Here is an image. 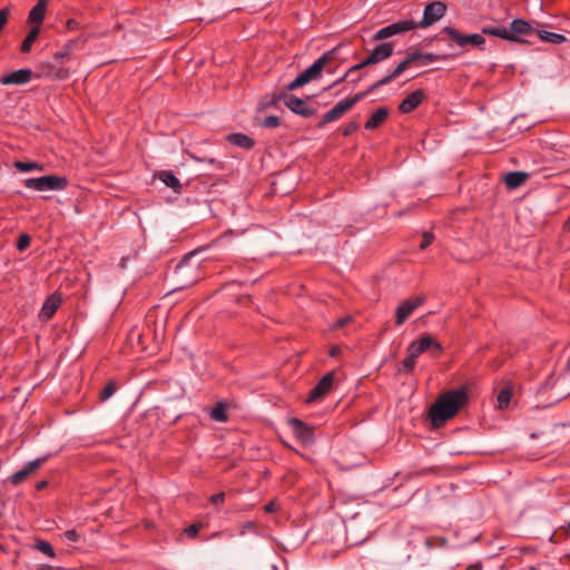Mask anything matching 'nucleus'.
<instances>
[{"mask_svg": "<svg viewBox=\"0 0 570 570\" xmlns=\"http://www.w3.org/2000/svg\"><path fill=\"white\" fill-rule=\"evenodd\" d=\"M226 139L229 144L237 146L239 148L246 149V150L252 149L255 145L254 139L243 132L229 134L226 137Z\"/></svg>", "mask_w": 570, "mask_h": 570, "instance_id": "412c9836", "label": "nucleus"}, {"mask_svg": "<svg viewBox=\"0 0 570 570\" xmlns=\"http://www.w3.org/2000/svg\"><path fill=\"white\" fill-rule=\"evenodd\" d=\"M528 177L529 175L527 173L511 171L505 175L504 183L509 188L514 189L523 185L527 181Z\"/></svg>", "mask_w": 570, "mask_h": 570, "instance_id": "bb28decb", "label": "nucleus"}, {"mask_svg": "<svg viewBox=\"0 0 570 570\" xmlns=\"http://www.w3.org/2000/svg\"><path fill=\"white\" fill-rule=\"evenodd\" d=\"M348 75H350V73L346 71V72L343 75V77H340V79H338V80H336L335 82H333L332 85H330L328 87H326V88H325V90L331 89V88H332V87H334L335 85H337V83H340V82L344 81V80L347 78V76H348Z\"/></svg>", "mask_w": 570, "mask_h": 570, "instance_id": "8fccbe9b", "label": "nucleus"}, {"mask_svg": "<svg viewBox=\"0 0 570 570\" xmlns=\"http://www.w3.org/2000/svg\"><path fill=\"white\" fill-rule=\"evenodd\" d=\"M424 99L425 92L423 89L414 90L401 101L399 111L401 114H410L415 110Z\"/></svg>", "mask_w": 570, "mask_h": 570, "instance_id": "a211bd4d", "label": "nucleus"}, {"mask_svg": "<svg viewBox=\"0 0 570 570\" xmlns=\"http://www.w3.org/2000/svg\"><path fill=\"white\" fill-rule=\"evenodd\" d=\"M370 92L366 90L358 92L352 97L338 101L332 109L323 115L322 119L317 124V128H323L326 124L335 121L343 117L350 109H352L360 100L365 98Z\"/></svg>", "mask_w": 570, "mask_h": 570, "instance_id": "0eeeda50", "label": "nucleus"}, {"mask_svg": "<svg viewBox=\"0 0 570 570\" xmlns=\"http://www.w3.org/2000/svg\"><path fill=\"white\" fill-rule=\"evenodd\" d=\"M361 69H363V66H361V62H360V63H357V65L352 66V67L347 70V72H348V73H352V72L357 71V70H361Z\"/></svg>", "mask_w": 570, "mask_h": 570, "instance_id": "864d4df0", "label": "nucleus"}, {"mask_svg": "<svg viewBox=\"0 0 570 570\" xmlns=\"http://www.w3.org/2000/svg\"><path fill=\"white\" fill-rule=\"evenodd\" d=\"M335 379V372L326 373L318 383L311 390L308 397L306 399L307 403L315 402L325 397L333 389Z\"/></svg>", "mask_w": 570, "mask_h": 570, "instance_id": "4468645a", "label": "nucleus"}, {"mask_svg": "<svg viewBox=\"0 0 570 570\" xmlns=\"http://www.w3.org/2000/svg\"><path fill=\"white\" fill-rule=\"evenodd\" d=\"M59 304H60L59 298H57L55 296L48 297L46 299V302L43 303V306L40 311V317L45 321L51 318L53 316V314L56 313V311L58 309Z\"/></svg>", "mask_w": 570, "mask_h": 570, "instance_id": "cd10ccee", "label": "nucleus"}, {"mask_svg": "<svg viewBox=\"0 0 570 570\" xmlns=\"http://www.w3.org/2000/svg\"><path fill=\"white\" fill-rule=\"evenodd\" d=\"M194 254L185 255L174 271V277L178 289L187 288L202 278L199 264L193 262Z\"/></svg>", "mask_w": 570, "mask_h": 570, "instance_id": "20e7f679", "label": "nucleus"}, {"mask_svg": "<svg viewBox=\"0 0 570 570\" xmlns=\"http://www.w3.org/2000/svg\"><path fill=\"white\" fill-rule=\"evenodd\" d=\"M287 424L291 426L296 439L304 443L309 444L314 441L313 428L307 425L305 422L297 417H291L287 420Z\"/></svg>", "mask_w": 570, "mask_h": 570, "instance_id": "2eb2a0df", "label": "nucleus"}, {"mask_svg": "<svg viewBox=\"0 0 570 570\" xmlns=\"http://www.w3.org/2000/svg\"><path fill=\"white\" fill-rule=\"evenodd\" d=\"M68 76H69V71H68V69H65V68H59L55 75V77L60 80L68 78Z\"/></svg>", "mask_w": 570, "mask_h": 570, "instance_id": "49530a36", "label": "nucleus"}, {"mask_svg": "<svg viewBox=\"0 0 570 570\" xmlns=\"http://www.w3.org/2000/svg\"><path fill=\"white\" fill-rule=\"evenodd\" d=\"M264 511H265L266 513H272V512L276 511V503H275V502H273V501H272V502H268L267 504H265V507H264Z\"/></svg>", "mask_w": 570, "mask_h": 570, "instance_id": "09e8293b", "label": "nucleus"}, {"mask_svg": "<svg viewBox=\"0 0 570 570\" xmlns=\"http://www.w3.org/2000/svg\"><path fill=\"white\" fill-rule=\"evenodd\" d=\"M416 28V23L413 20H401L393 22L386 27L381 28L374 36L373 40H383L392 36L403 33Z\"/></svg>", "mask_w": 570, "mask_h": 570, "instance_id": "9d476101", "label": "nucleus"}, {"mask_svg": "<svg viewBox=\"0 0 570 570\" xmlns=\"http://www.w3.org/2000/svg\"><path fill=\"white\" fill-rule=\"evenodd\" d=\"M338 353H340V347H338V346H333V347L330 350V355H331L332 357H335Z\"/></svg>", "mask_w": 570, "mask_h": 570, "instance_id": "5fc2aeb1", "label": "nucleus"}, {"mask_svg": "<svg viewBox=\"0 0 570 570\" xmlns=\"http://www.w3.org/2000/svg\"><path fill=\"white\" fill-rule=\"evenodd\" d=\"M338 47H335L325 53H323L318 59H316L307 69L301 72L293 81H291L286 87V91H293L313 80L320 79L322 76V71L327 65L328 61L333 60L336 56Z\"/></svg>", "mask_w": 570, "mask_h": 570, "instance_id": "7ed1b4c3", "label": "nucleus"}, {"mask_svg": "<svg viewBox=\"0 0 570 570\" xmlns=\"http://www.w3.org/2000/svg\"><path fill=\"white\" fill-rule=\"evenodd\" d=\"M434 235L430 232H424L422 235V242L420 244V249H426L433 242Z\"/></svg>", "mask_w": 570, "mask_h": 570, "instance_id": "58836bf2", "label": "nucleus"}, {"mask_svg": "<svg viewBox=\"0 0 570 570\" xmlns=\"http://www.w3.org/2000/svg\"><path fill=\"white\" fill-rule=\"evenodd\" d=\"M48 456L37 458L30 462H28L23 469L17 471L12 475H10L9 480L11 484L19 485L21 484L28 476L33 474L46 461Z\"/></svg>", "mask_w": 570, "mask_h": 570, "instance_id": "dca6fc26", "label": "nucleus"}, {"mask_svg": "<svg viewBox=\"0 0 570 570\" xmlns=\"http://www.w3.org/2000/svg\"><path fill=\"white\" fill-rule=\"evenodd\" d=\"M48 485V482L46 480L39 481L36 484V490L41 491Z\"/></svg>", "mask_w": 570, "mask_h": 570, "instance_id": "3c124183", "label": "nucleus"}, {"mask_svg": "<svg viewBox=\"0 0 570 570\" xmlns=\"http://www.w3.org/2000/svg\"><path fill=\"white\" fill-rule=\"evenodd\" d=\"M224 500H225V493L224 492H219V493L213 494L209 498L210 503L214 504V505L222 504L224 502Z\"/></svg>", "mask_w": 570, "mask_h": 570, "instance_id": "a18cd8bd", "label": "nucleus"}, {"mask_svg": "<svg viewBox=\"0 0 570 570\" xmlns=\"http://www.w3.org/2000/svg\"><path fill=\"white\" fill-rule=\"evenodd\" d=\"M424 302L425 297L423 295L413 296L403 301L395 311L396 325H402L417 307L423 305Z\"/></svg>", "mask_w": 570, "mask_h": 570, "instance_id": "f8f14e48", "label": "nucleus"}, {"mask_svg": "<svg viewBox=\"0 0 570 570\" xmlns=\"http://www.w3.org/2000/svg\"><path fill=\"white\" fill-rule=\"evenodd\" d=\"M443 32L446 33L451 41L455 42L460 47L473 46L482 49L485 43L484 33H472L464 35L453 27H444Z\"/></svg>", "mask_w": 570, "mask_h": 570, "instance_id": "1a4fd4ad", "label": "nucleus"}, {"mask_svg": "<svg viewBox=\"0 0 570 570\" xmlns=\"http://www.w3.org/2000/svg\"><path fill=\"white\" fill-rule=\"evenodd\" d=\"M77 26H78V22L76 20H73V19H70V20L67 21L68 29L73 30V29L77 28Z\"/></svg>", "mask_w": 570, "mask_h": 570, "instance_id": "603ef678", "label": "nucleus"}, {"mask_svg": "<svg viewBox=\"0 0 570 570\" xmlns=\"http://www.w3.org/2000/svg\"><path fill=\"white\" fill-rule=\"evenodd\" d=\"M30 243H31V237L27 234H22L17 242V248L19 250H24L26 248L29 247Z\"/></svg>", "mask_w": 570, "mask_h": 570, "instance_id": "ea45409f", "label": "nucleus"}, {"mask_svg": "<svg viewBox=\"0 0 570 570\" xmlns=\"http://www.w3.org/2000/svg\"><path fill=\"white\" fill-rule=\"evenodd\" d=\"M345 532L350 544L358 546L370 538L371 524L365 515L355 513L345 521Z\"/></svg>", "mask_w": 570, "mask_h": 570, "instance_id": "39448f33", "label": "nucleus"}, {"mask_svg": "<svg viewBox=\"0 0 570 570\" xmlns=\"http://www.w3.org/2000/svg\"><path fill=\"white\" fill-rule=\"evenodd\" d=\"M85 43V40L81 39V38H77V39H73V40H69L68 42H66L63 45V47L61 48V50L57 51L55 53V59L56 60H61V59H66V58H69L71 52L77 49L79 47V45H83Z\"/></svg>", "mask_w": 570, "mask_h": 570, "instance_id": "a878e982", "label": "nucleus"}, {"mask_svg": "<svg viewBox=\"0 0 570 570\" xmlns=\"http://www.w3.org/2000/svg\"><path fill=\"white\" fill-rule=\"evenodd\" d=\"M567 225H568V228L570 230V217L568 218Z\"/></svg>", "mask_w": 570, "mask_h": 570, "instance_id": "bf43d9fd", "label": "nucleus"}, {"mask_svg": "<svg viewBox=\"0 0 570 570\" xmlns=\"http://www.w3.org/2000/svg\"><path fill=\"white\" fill-rule=\"evenodd\" d=\"M210 417L217 422L227 421L228 416L226 414V407L222 402L217 403L216 406L212 410Z\"/></svg>", "mask_w": 570, "mask_h": 570, "instance_id": "2f4dec72", "label": "nucleus"}, {"mask_svg": "<svg viewBox=\"0 0 570 570\" xmlns=\"http://www.w3.org/2000/svg\"><path fill=\"white\" fill-rule=\"evenodd\" d=\"M37 570H55L52 566L49 564H40Z\"/></svg>", "mask_w": 570, "mask_h": 570, "instance_id": "4d7b16f0", "label": "nucleus"}, {"mask_svg": "<svg viewBox=\"0 0 570 570\" xmlns=\"http://www.w3.org/2000/svg\"><path fill=\"white\" fill-rule=\"evenodd\" d=\"M62 537L68 540V541H71V542H77L80 538L79 533L72 529V530H67Z\"/></svg>", "mask_w": 570, "mask_h": 570, "instance_id": "37998d69", "label": "nucleus"}, {"mask_svg": "<svg viewBox=\"0 0 570 570\" xmlns=\"http://www.w3.org/2000/svg\"><path fill=\"white\" fill-rule=\"evenodd\" d=\"M40 31H41V29L39 26L31 27L30 31L28 32L27 37L24 38V40L22 41L21 47H20V50L23 53H27L31 50V47H32L33 42L37 40V38L39 37Z\"/></svg>", "mask_w": 570, "mask_h": 570, "instance_id": "c756f323", "label": "nucleus"}, {"mask_svg": "<svg viewBox=\"0 0 570 570\" xmlns=\"http://www.w3.org/2000/svg\"><path fill=\"white\" fill-rule=\"evenodd\" d=\"M481 564H471L465 570H481Z\"/></svg>", "mask_w": 570, "mask_h": 570, "instance_id": "13d9d810", "label": "nucleus"}, {"mask_svg": "<svg viewBox=\"0 0 570 570\" xmlns=\"http://www.w3.org/2000/svg\"><path fill=\"white\" fill-rule=\"evenodd\" d=\"M36 548L41 551L43 554L48 556L49 558H55L56 553L52 548V546L45 540H40L37 542Z\"/></svg>", "mask_w": 570, "mask_h": 570, "instance_id": "f704fd0d", "label": "nucleus"}, {"mask_svg": "<svg viewBox=\"0 0 570 570\" xmlns=\"http://www.w3.org/2000/svg\"><path fill=\"white\" fill-rule=\"evenodd\" d=\"M412 65L411 59L409 56H406L395 68L394 70L389 73L387 76L383 77L382 79L374 82L372 86H370L366 89V92H373L376 89L381 88L382 86H385L390 83L393 79L401 76L410 66Z\"/></svg>", "mask_w": 570, "mask_h": 570, "instance_id": "f3484780", "label": "nucleus"}, {"mask_svg": "<svg viewBox=\"0 0 570 570\" xmlns=\"http://www.w3.org/2000/svg\"><path fill=\"white\" fill-rule=\"evenodd\" d=\"M488 18L498 24L482 27V33L499 37L503 40H508L511 42L528 43V45L532 43L531 40L521 37V36H530L533 33L535 35L537 29H534L529 21L523 20V19H514L510 23V29H508L507 27L501 24L507 19L505 11L500 16H497V17L489 16Z\"/></svg>", "mask_w": 570, "mask_h": 570, "instance_id": "f03ea898", "label": "nucleus"}, {"mask_svg": "<svg viewBox=\"0 0 570 570\" xmlns=\"http://www.w3.org/2000/svg\"><path fill=\"white\" fill-rule=\"evenodd\" d=\"M312 96L306 98H298L294 95H288L286 90L275 97L274 104L283 100L284 105L294 114L304 118H311L317 114V110L309 106L308 101L312 100Z\"/></svg>", "mask_w": 570, "mask_h": 570, "instance_id": "423d86ee", "label": "nucleus"}, {"mask_svg": "<svg viewBox=\"0 0 570 570\" xmlns=\"http://www.w3.org/2000/svg\"><path fill=\"white\" fill-rule=\"evenodd\" d=\"M218 18H219V16H215V14H213V16H210V17H208V18H205V17H197L196 19L202 20V21H203V20H205V19H207V20L210 22V21H214V20H216V19H218Z\"/></svg>", "mask_w": 570, "mask_h": 570, "instance_id": "6e6d98bb", "label": "nucleus"}, {"mask_svg": "<svg viewBox=\"0 0 570 570\" xmlns=\"http://www.w3.org/2000/svg\"><path fill=\"white\" fill-rule=\"evenodd\" d=\"M511 396H512L511 389L503 387L497 396L498 407L501 410L507 407L511 401Z\"/></svg>", "mask_w": 570, "mask_h": 570, "instance_id": "7c9ffc66", "label": "nucleus"}, {"mask_svg": "<svg viewBox=\"0 0 570 570\" xmlns=\"http://www.w3.org/2000/svg\"><path fill=\"white\" fill-rule=\"evenodd\" d=\"M568 533H569V537H570V520H569V523H568Z\"/></svg>", "mask_w": 570, "mask_h": 570, "instance_id": "052dcab7", "label": "nucleus"}, {"mask_svg": "<svg viewBox=\"0 0 570 570\" xmlns=\"http://www.w3.org/2000/svg\"><path fill=\"white\" fill-rule=\"evenodd\" d=\"M372 65H376V62L372 58L371 53L364 60L361 61V66H363V68H365L367 66H372Z\"/></svg>", "mask_w": 570, "mask_h": 570, "instance_id": "de8ad7c7", "label": "nucleus"}, {"mask_svg": "<svg viewBox=\"0 0 570 570\" xmlns=\"http://www.w3.org/2000/svg\"><path fill=\"white\" fill-rule=\"evenodd\" d=\"M469 395L464 387L441 393L428 411L433 428H440L466 405Z\"/></svg>", "mask_w": 570, "mask_h": 570, "instance_id": "f257e3e1", "label": "nucleus"}, {"mask_svg": "<svg viewBox=\"0 0 570 570\" xmlns=\"http://www.w3.org/2000/svg\"><path fill=\"white\" fill-rule=\"evenodd\" d=\"M117 390V383L114 380H110L106 386L99 392L100 402H105L110 399Z\"/></svg>", "mask_w": 570, "mask_h": 570, "instance_id": "473e14b6", "label": "nucleus"}, {"mask_svg": "<svg viewBox=\"0 0 570 570\" xmlns=\"http://www.w3.org/2000/svg\"><path fill=\"white\" fill-rule=\"evenodd\" d=\"M14 167L20 170V171H30V170H33V169H38V170H41L42 169V165L41 164H38V163H35V161H17L14 164Z\"/></svg>", "mask_w": 570, "mask_h": 570, "instance_id": "72a5a7b5", "label": "nucleus"}, {"mask_svg": "<svg viewBox=\"0 0 570 570\" xmlns=\"http://www.w3.org/2000/svg\"><path fill=\"white\" fill-rule=\"evenodd\" d=\"M48 2H37L28 14V23L39 26L41 28L42 21L47 12Z\"/></svg>", "mask_w": 570, "mask_h": 570, "instance_id": "4be33fe9", "label": "nucleus"}, {"mask_svg": "<svg viewBox=\"0 0 570 570\" xmlns=\"http://www.w3.org/2000/svg\"><path fill=\"white\" fill-rule=\"evenodd\" d=\"M261 125L265 128H276L281 125V119L277 116L271 115L265 117Z\"/></svg>", "mask_w": 570, "mask_h": 570, "instance_id": "e433bc0d", "label": "nucleus"}, {"mask_svg": "<svg viewBox=\"0 0 570 570\" xmlns=\"http://www.w3.org/2000/svg\"><path fill=\"white\" fill-rule=\"evenodd\" d=\"M445 2H428L423 11L422 20L416 23V28H426L439 21L445 13Z\"/></svg>", "mask_w": 570, "mask_h": 570, "instance_id": "9b49d317", "label": "nucleus"}, {"mask_svg": "<svg viewBox=\"0 0 570 570\" xmlns=\"http://www.w3.org/2000/svg\"><path fill=\"white\" fill-rule=\"evenodd\" d=\"M407 56L411 59L412 63L420 62L421 65H428L436 60L444 59V57L440 55H435L432 52H423L420 50H414L413 52L407 53Z\"/></svg>", "mask_w": 570, "mask_h": 570, "instance_id": "b1692460", "label": "nucleus"}, {"mask_svg": "<svg viewBox=\"0 0 570 570\" xmlns=\"http://www.w3.org/2000/svg\"><path fill=\"white\" fill-rule=\"evenodd\" d=\"M372 58L376 63L390 58L393 55V43L392 42H381L375 46L371 51Z\"/></svg>", "mask_w": 570, "mask_h": 570, "instance_id": "5701e85b", "label": "nucleus"}, {"mask_svg": "<svg viewBox=\"0 0 570 570\" xmlns=\"http://www.w3.org/2000/svg\"><path fill=\"white\" fill-rule=\"evenodd\" d=\"M351 321H352V317H351V316L341 317V318H338V320H337V321L332 325V328H333V330L342 328V327H344L345 325H347Z\"/></svg>", "mask_w": 570, "mask_h": 570, "instance_id": "c03bdc74", "label": "nucleus"}, {"mask_svg": "<svg viewBox=\"0 0 570 570\" xmlns=\"http://www.w3.org/2000/svg\"><path fill=\"white\" fill-rule=\"evenodd\" d=\"M202 527V523H193L184 530V534H186L188 538H195Z\"/></svg>", "mask_w": 570, "mask_h": 570, "instance_id": "4c0bfd02", "label": "nucleus"}, {"mask_svg": "<svg viewBox=\"0 0 570 570\" xmlns=\"http://www.w3.org/2000/svg\"><path fill=\"white\" fill-rule=\"evenodd\" d=\"M24 186L39 191L63 190L68 186V179L66 177L48 175L38 178H27Z\"/></svg>", "mask_w": 570, "mask_h": 570, "instance_id": "6e6552de", "label": "nucleus"}, {"mask_svg": "<svg viewBox=\"0 0 570 570\" xmlns=\"http://www.w3.org/2000/svg\"><path fill=\"white\" fill-rule=\"evenodd\" d=\"M430 350L435 351L438 355L443 352L441 344L433 336L424 335L409 345L407 353H413L419 357V355Z\"/></svg>", "mask_w": 570, "mask_h": 570, "instance_id": "ddd939ff", "label": "nucleus"}, {"mask_svg": "<svg viewBox=\"0 0 570 570\" xmlns=\"http://www.w3.org/2000/svg\"><path fill=\"white\" fill-rule=\"evenodd\" d=\"M238 10H240V8H233V9H230V11H238Z\"/></svg>", "mask_w": 570, "mask_h": 570, "instance_id": "680f3d73", "label": "nucleus"}, {"mask_svg": "<svg viewBox=\"0 0 570 570\" xmlns=\"http://www.w3.org/2000/svg\"><path fill=\"white\" fill-rule=\"evenodd\" d=\"M390 114V110L387 107H380L377 108L371 117L367 119V121L364 125V128L367 130H374L379 127H381L384 121L387 119Z\"/></svg>", "mask_w": 570, "mask_h": 570, "instance_id": "aec40b11", "label": "nucleus"}, {"mask_svg": "<svg viewBox=\"0 0 570 570\" xmlns=\"http://www.w3.org/2000/svg\"><path fill=\"white\" fill-rule=\"evenodd\" d=\"M417 356L413 353H407V357L402 362L403 370L405 372H412L414 370Z\"/></svg>", "mask_w": 570, "mask_h": 570, "instance_id": "c9c22d12", "label": "nucleus"}, {"mask_svg": "<svg viewBox=\"0 0 570 570\" xmlns=\"http://www.w3.org/2000/svg\"><path fill=\"white\" fill-rule=\"evenodd\" d=\"M9 14H10L9 8H2L0 10V33L2 32L3 28L6 27V24L8 22Z\"/></svg>", "mask_w": 570, "mask_h": 570, "instance_id": "a19ab883", "label": "nucleus"}, {"mask_svg": "<svg viewBox=\"0 0 570 570\" xmlns=\"http://www.w3.org/2000/svg\"><path fill=\"white\" fill-rule=\"evenodd\" d=\"M358 129V124L356 121H351L348 122L343 131H342V135L344 137H347V136H351L353 132H355L356 130Z\"/></svg>", "mask_w": 570, "mask_h": 570, "instance_id": "79ce46f5", "label": "nucleus"}, {"mask_svg": "<svg viewBox=\"0 0 570 570\" xmlns=\"http://www.w3.org/2000/svg\"><path fill=\"white\" fill-rule=\"evenodd\" d=\"M158 178L175 193H180L183 185L171 170H163L158 174Z\"/></svg>", "mask_w": 570, "mask_h": 570, "instance_id": "393cba45", "label": "nucleus"}, {"mask_svg": "<svg viewBox=\"0 0 570 570\" xmlns=\"http://www.w3.org/2000/svg\"><path fill=\"white\" fill-rule=\"evenodd\" d=\"M33 72L31 69H19L7 73L0 78V83L4 86L9 85H24L32 79Z\"/></svg>", "mask_w": 570, "mask_h": 570, "instance_id": "6ab92c4d", "label": "nucleus"}, {"mask_svg": "<svg viewBox=\"0 0 570 570\" xmlns=\"http://www.w3.org/2000/svg\"><path fill=\"white\" fill-rule=\"evenodd\" d=\"M535 35L540 40H542L544 42L553 43V45H559L567 40V38L563 35L550 32L547 30L537 29Z\"/></svg>", "mask_w": 570, "mask_h": 570, "instance_id": "c85d7f7f", "label": "nucleus"}]
</instances>
